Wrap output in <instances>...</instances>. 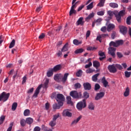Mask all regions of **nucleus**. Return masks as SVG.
Returning a JSON list of instances; mask_svg holds the SVG:
<instances>
[{
    "mask_svg": "<svg viewBox=\"0 0 131 131\" xmlns=\"http://www.w3.org/2000/svg\"><path fill=\"white\" fill-rule=\"evenodd\" d=\"M68 75H69V73H65L63 77V75L61 74H57L54 75V79L57 82H60L61 80L62 82L65 83L66 82V80H67Z\"/></svg>",
    "mask_w": 131,
    "mask_h": 131,
    "instance_id": "obj_1",
    "label": "nucleus"
},
{
    "mask_svg": "<svg viewBox=\"0 0 131 131\" xmlns=\"http://www.w3.org/2000/svg\"><path fill=\"white\" fill-rule=\"evenodd\" d=\"M114 15L118 23H120L122 21V17L125 15V10H121L118 13H114Z\"/></svg>",
    "mask_w": 131,
    "mask_h": 131,
    "instance_id": "obj_2",
    "label": "nucleus"
},
{
    "mask_svg": "<svg viewBox=\"0 0 131 131\" xmlns=\"http://www.w3.org/2000/svg\"><path fill=\"white\" fill-rule=\"evenodd\" d=\"M86 107V100L84 99L81 101H79L76 104V108L79 111H81Z\"/></svg>",
    "mask_w": 131,
    "mask_h": 131,
    "instance_id": "obj_3",
    "label": "nucleus"
},
{
    "mask_svg": "<svg viewBox=\"0 0 131 131\" xmlns=\"http://www.w3.org/2000/svg\"><path fill=\"white\" fill-rule=\"evenodd\" d=\"M56 100L58 102V105H60V106H63L64 104V101H65V97H64V95L61 94H58L56 95Z\"/></svg>",
    "mask_w": 131,
    "mask_h": 131,
    "instance_id": "obj_4",
    "label": "nucleus"
},
{
    "mask_svg": "<svg viewBox=\"0 0 131 131\" xmlns=\"http://www.w3.org/2000/svg\"><path fill=\"white\" fill-rule=\"evenodd\" d=\"M9 98H10V93H7L5 92H3L0 95V102L1 101H2L3 102H7L9 99Z\"/></svg>",
    "mask_w": 131,
    "mask_h": 131,
    "instance_id": "obj_5",
    "label": "nucleus"
},
{
    "mask_svg": "<svg viewBox=\"0 0 131 131\" xmlns=\"http://www.w3.org/2000/svg\"><path fill=\"white\" fill-rule=\"evenodd\" d=\"M70 96L72 97L73 99H80L82 95L81 93H78L76 91H72L70 93Z\"/></svg>",
    "mask_w": 131,
    "mask_h": 131,
    "instance_id": "obj_6",
    "label": "nucleus"
},
{
    "mask_svg": "<svg viewBox=\"0 0 131 131\" xmlns=\"http://www.w3.org/2000/svg\"><path fill=\"white\" fill-rule=\"evenodd\" d=\"M107 69L110 73H116L117 72V69L115 64H113L109 65L107 67Z\"/></svg>",
    "mask_w": 131,
    "mask_h": 131,
    "instance_id": "obj_7",
    "label": "nucleus"
},
{
    "mask_svg": "<svg viewBox=\"0 0 131 131\" xmlns=\"http://www.w3.org/2000/svg\"><path fill=\"white\" fill-rule=\"evenodd\" d=\"M118 27L120 29V33L123 35H126V33H127V27L122 25H119Z\"/></svg>",
    "mask_w": 131,
    "mask_h": 131,
    "instance_id": "obj_8",
    "label": "nucleus"
},
{
    "mask_svg": "<svg viewBox=\"0 0 131 131\" xmlns=\"http://www.w3.org/2000/svg\"><path fill=\"white\" fill-rule=\"evenodd\" d=\"M62 116L64 117H72V113L70 112L69 110H63L62 113Z\"/></svg>",
    "mask_w": 131,
    "mask_h": 131,
    "instance_id": "obj_9",
    "label": "nucleus"
},
{
    "mask_svg": "<svg viewBox=\"0 0 131 131\" xmlns=\"http://www.w3.org/2000/svg\"><path fill=\"white\" fill-rule=\"evenodd\" d=\"M105 96V93L104 92H100L98 93H97L95 97V100L96 101H98V100H101V99H103V97Z\"/></svg>",
    "mask_w": 131,
    "mask_h": 131,
    "instance_id": "obj_10",
    "label": "nucleus"
},
{
    "mask_svg": "<svg viewBox=\"0 0 131 131\" xmlns=\"http://www.w3.org/2000/svg\"><path fill=\"white\" fill-rule=\"evenodd\" d=\"M115 51H116V48L114 47H110L108 48V54L111 55L113 58H115Z\"/></svg>",
    "mask_w": 131,
    "mask_h": 131,
    "instance_id": "obj_11",
    "label": "nucleus"
},
{
    "mask_svg": "<svg viewBox=\"0 0 131 131\" xmlns=\"http://www.w3.org/2000/svg\"><path fill=\"white\" fill-rule=\"evenodd\" d=\"M83 86L85 91H91L92 90V85L89 82L84 83Z\"/></svg>",
    "mask_w": 131,
    "mask_h": 131,
    "instance_id": "obj_12",
    "label": "nucleus"
},
{
    "mask_svg": "<svg viewBox=\"0 0 131 131\" xmlns=\"http://www.w3.org/2000/svg\"><path fill=\"white\" fill-rule=\"evenodd\" d=\"M77 3L78 2H76L74 5L72 6L70 11V16H71L73 14H76V10H74V8H76V4H77Z\"/></svg>",
    "mask_w": 131,
    "mask_h": 131,
    "instance_id": "obj_13",
    "label": "nucleus"
},
{
    "mask_svg": "<svg viewBox=\"0 0 131 131\" xmlns=\"http://www.w3.org/2000/svg\"><path fill=\"white\" fill-rule=\"evenodd\" d=\"M115 29V25L113 24H109L107 26V31L108 32H110V31H112V30Z\"/></svg>",
    "mask_w": 131,
    "mask_h": 131,
    "instance_id": "obj_14",
    "label": "nucleus"
},
{
    "mask_svg": "<svg viewBox=\"0 0 131 131\" xmlns=\"http://www.w3.org/2000/svg\"><path fill=\"white\" fill-rule=\"evenodd\" d=\"M40 89H41V85H39L36 88L33 97H35V98H36V97H37V96L38 95V94H39V91L40 90Z\"/></svg>",
    "mask_w": 131,
    "mask_h": 131,
    "instance_id": "obj_15",
    "label": "nucleus"
},
{
    "mask_svg": "<svg viewBox=\"0 0 131 131\" xmlns=\"http://www.w3.org/2000/svg\"><path fill=\"white\" fill-rule=\"evenodd\" d=\"M62 68V66L61 64H57L55 66L53 69H51L54 72H57V71H59V70H61Z\"/></svg>",
    "mask_w": 131,
    "mask_h": 131,
    "instance_id": "obj_16",
    "label": "nucleus"
},
{
    "mask_svg": "<svg viewBox=\"0 0 131 131\" xmlns=\"http://www.w3.org/2000/svg\"><path fill=\"white\" fill-rule=\"evenodd\" d=\"M83 24H84V21H83V17H81L77 21V26H78L79 25L82 26Z\"/></svg>",
    "mask_w": 131,
    "mask_h": 131,
    "instance_id": "obj_17",
    "label": "nucleus"
},
{
    "mask_svg": "<svg viewBox=\"0 0 131 131\" xmlns=\"http://www.w3.org/2000/svg\"><path fill=\"white\" fill-rule=\"evenodd\" d=\"M82 118V116H79L76 119H75L72 122V125H75L79 120H80Z\"/></svg>",
    "mask_w": 131,
    "mask_h": 131,
    "instance_id": "obj_18",
    "label": "nucleus"
},
{
    "mask_svg": "<svg viewBox=\"0 0 131 131\" xmlns=\"http://www.w3.org/2000/svg\"><path fill=\"white\" fill-rule=\"evenodd\" d=\"M101 82H102L104 88H107V86H108V81L106 80V78L105 77H102Z\"/></svg>",
    "mask_w": 131,
    "mask_h": 131,
    "instance_id": "obj_19",
    "label": "nucleus"
},
{
    "mask_svg": "<svg viewBox=\"0 0 131 131\" xmlns=\"http://www.w3.org/2000/svg\"><path fill=\"white\" fill-rule=\"evenodd\" d=\"M88 109H89V110H91V111L95 110V105L93 103V102H91L89 104Z\"/></svg>",
    "mask_w": 131,
    "mask_h": 131,
    "instance_id": "obj_20",
    "label": "nucleus"
},
{
    "mask_svg": "<svg viewBox=\"0 0 131 131\" xmlns=\"http://www.w3.org/2000/svg\"><path fill=\"white\" fill-rule=\"evenodd\" d=\"M26 122L28 124H31L33 122V119H32V118L31 117L27 118L26 120Z\"/></svg>",
    "mask_w": 131,
    "mask_h": 131,
    "instance_id": "obj_21",
    "label": "nucleus"
},
{
    "mask_svg": "<svg viewBox=\"0 0 131 131\" xmlns=\"http://www.w3.org/2000/svg\"><path fill=\"white\" fill-rule=\"evenodd\" d=\"M116 43L117 48L118 47H119V46H122V45H123V43H124V41H123V40H118L116 41Z\"/></svg>",
    "mask_w": 131,
    "mask_h": 131,
    "instance_id": "obj_22",
    "label": "nucleus"
},
{
    "mask_svg": "<svg viewBox=\"0 0 131 131\" xmlns=\"http://www.w3.org/2000/svg\"><path fill=\"white\" fill-rule=\"evenodd\" d=\"M95 16V14L94 12H92L90 13L87 17L85 18V20L86 21H89V20H91L92 18H94V16Z\"/></svg>",
    "mask_w": 131,
    "mask_h": 131,
    "instance_id": "obj_23",
    "label": "nucleus"
},
{
    "mask_svg": "<svg viewBox=\"0 0 131 131\" xmlns=\"http://www.w3.org/2000/svg\"><path fill=\"white\" fill-rule=\"evenodd\" d=\"M100 66V64L99 61H93V66H94V67L96 68V69H98V68H99Z\"/></svg>",
    "mask_w": 131,
    "mask_h": 131,
    "instance_id": "obj_24",
    "label": "nucleus"
},
{
    "mask_svg": "<svg viewBox=\"0 0 131 131\" xmlns=\"http://www.w3.org/2000/svg\"><path fill=\"white\" fill-rule=\"evenodd\" d=\"M110 7L111 8H113V9H115V8H118V4L115 3H111L109 4Z\"/></svg>",
    "mask_w": 131,
    "mask_h": 131,
    "instance_id": "obj_25",
    "label": "nucleus"
},
{
    "mask_svg": "<svg viewBox=\"0 0 131 131\" xmlns=\"http://www.w3.org/2000/svg\"><path fill=\"white\" fill-rule=\"evenodd\" d=\"M73 42V44L75 45V46H78V45H81V43H82V41H79L76 39H74Z\"/></svg>",
    "mask_w": 131,
    "mask_h": 131,
    "instance_id": "obj_26",
    "label": "nucleus"
},
{
    "mask_svg": "<svg viewBox=\"0 0 131 131\" xmlns=\"http://www.w3.org/2000/svg\"><path fill=\"white\" fill-rule=\"evenodd\" d=\"M99 75H100V73H97V74L93 75L92 76L93 81H94L95 82H96L97 81V80H98V76H99Z\"/></svg>",
    "mask_w": 131,
    "mask_h": 131,
    "instance_id": "obj_27",
    "label": "nucleus"
},
{
    "mask_svg": "<svg viewBox=\"0 0 131 131\" xmlns=\"http://www.w3.org/2000/svg\"><path fill=\"white\" fill-rule=\"evenodd\" d=\"M129 96V88L127 87L126 88L125 91L124 93V97H128Z\"/></svg>",
    "mask_w": 131,
    "mask_h": 131,
    "instance_id": "obj_28",
    "label": "nucleus"
},
{
    "mask_svg": "<svg viewBox=\"0 0 131 131\" xmlns=\"http://www.w3.org/2000/svg\"><path fill=\"white\" fill-rule=\"evenodd\" d=\"M68 51V43H67L61 49V52H67Z\"/></svg>",
    "mask_w": 131,
    "mask_h": 131,
    "instance_id": "obj_29",
    "label": "nucleus"
},
{
    "mask_svg": "<svg viewBox=\"0 0 131 131\" xmlns=\"http://www.w3.org/2000/svg\"><path fill=\"white\" fill-rule=\"evenodd\" d=\"M56 124H57V122L56 121H54V120H51L49 122V125L51 127H54V126H55L56 125Z\"/></svg>",
    "mask_w": 131,
    "mask_h": 131,
    "instance_id": "obj_30",
    "label": "nucleus"
},
{
    "mask_svg": "<svg viewBox=\"0 0 131 131\" xmlns=\"http://www.w3.org/2000/svg\"><path fill=\"white\" fill-rule=\"evenodd\" d=\"M61 107H62V105H59L57 103H55L53 105V108L54 110L60 109V108H61Z\"/></svg>",
    "mask_w": 131,
    "mask_h": 131,
    "instance_id": "obj_31",
    "label": "nucleus"
},
{
    "mask_svg": "<svg viewBox=\"0 0 131 131\" xmlns=\"http://www.w3.org/2000/svg\"><path fill=\"white\" fill-rule=\"evenodd\" d=\"M24 116H29L30 115V111L28 109L25 110L24 112Z\"/></svg>",
    "mask_w": 131,
    "mask_h": 131,
    "instance_id": "obj_32",
    "label": "nucleus"
},
{
    "mask_svg": "<svg viewBox=\"0 0 131 131\" xmlns=\"http://www.w3.org/2000/svg\"><path fill=\"white\" fill-rule=\"evenodd\" d=\"M54 72L53 70L50 69L48 72H47V76L48 77H51V76H53V74H54Z\"/></svg>",
    "mask_w": 131,
    "mask_h": 131,
    "instance_id": "obj_33",
    "label": "nucleus"
},
{
    "mask_svg": "<svg viewBox=\"0 0 131 131\" xmlns=\"http://www.w3.org/2000/svg\"><path fill=\"white\" fill-rule=\"evenodd\" d=\"M105 4V0H100V2L97 5L98 7H104V4Z\"/></svg>",
    "mask_w": 131,
    "mask_h": 131,
    "instance_id": "obj_34",
    "label": "nucleus"
},
{
    "mask_svg": "<svg viewBox=\"0 0 131 131\" xmlns=\"http://www.w3.org/2000/svg\"><path fill=\"white\" fill-rule=\"evenodd\" d=\"M20 125L23 127L26 125V120H25V119H23L20 120Z\"/></svg>",
    "mask_w": 131,
    "mask_h": 131,
    "instance_id": "obj_35",
    "label": "nucleus"
},
{
    "mask_svg": "<svg viewBox=\"0 0 131 131\" xmlns=\"http://www.w3.org/2000/svg\"><path fill=\"white\" fill-rule=\"evenodd\" d=\"M83 52V49L82 48H80L75 51V54H81Z\"/></svg>",
    "mask_w": 131,
    "mask_h": 131,
    "instance_id": "obj_36",
    "label": "nucleus"
},
{
    "mask_svg": "<svg viewBox=\"0 0 131 131\" xmlns=\"http://www.w3.org/2000/svg\"><path fill=\"white\" fill-rule=\"evenodd\" d=\"M6 119V116L3 115L0 117V125L1 124H3L4 123V121H5V120Z\"/></svg>",
    "mask_w": 131,
    "mask_h": 131,
    "instance_id": "obj_37",
    "label": "nucleus"
},
{
    "mask_svg": "<svg viewBox=\"0 0 131 131\" xmlns=\"http://www.w3.org/2000/svg\"><path fill=\"white\" fill-rule=\"evenodd\" d=\"M81 88V84L79 83H76L74 84L75 90H77L78 89H80Z\"/></svg>",
    "mask_w": 131,
    "mask_h": 131,
    "instance_id": "obj_38",
    "label": "nucleus"
},
{
    "mask_svg": "<svg viewBox=\"0 0 131 131\" xmlns=\"http://www.w3.org/2000/svg\"><path fill=\"white\" fill-rule=\"evenodd\" d=\"M14 47H15V39H13L11 41L9 48V49H12V48H14Z\"/></svg>",
    "mask_w": 131,
    "mask_h": 131,
    "instance_id": "obj_39",
    "label": "nucleus"
},
{
    "mask_svg": "<svg viewBox=\"0 0 131 131\" xmlns=\"http://www.w3.org/2000/svg\"><path fill=\"white\" fill-rule=\"evenodd\" d=\"M17 106H18V104L17 103V102H14L13 103L12 106V109L13 111H15V110L17 109Z\"/></svg>",
    "mask_w": 131,
    "mask_h": 131,
    "instance_id": "obj_40",
    "label": "nucleus"
},
{
    "mask_svg": "<svg viewBox=\"0 0 131 131\" xmlns=\"http://www.w3.org/2000/svg\"><path fill=\"white\" fill-rule=\"evenodd\" d=\"M76 75L77 77H80V76L82 75V71L81 70H79L77 72Z\"/></svg>",
    "mask_w": 131,
    "mask_h": 131,
    "instance_id": "obj_41",
    "label": "nucleus"
},
{
    "mask_svg": "<svg viewBox=\"0 0 131 131\" xmlns=\"http://www.w3.org/2000/svg\"><path fill=\"white\" fill-rule=\"evenodd\" d=\"M87 10H91L94 8V2H92L86 7Z\"/></svg>",
    "mask_w": 131,
    "mask_h": 131,
    "instance_id": "obj_42",
    "label": "nucleus"
},
{
    "mask_svg": "<svg viewBox=\"0 0 131 131\" xmlns=\"http://www.w3.org/2000/svg\"><path fill=\"white\" fill-rule=\"evenodd\" d=\"M124 74H125V77H126L127 78H128L130 77L131 72L125 71Z\"/></svg>",
    "mask_w": 131,
    "mask_h": 131,
    "instance_id": "obj_43",
    "label": "nucleus"
},
{
    "mask_svg": "<svg viewBox=\"0 0 131 131\" xmlns=\"http://www.w3.org/2000/svg\"><path fill=\"white\" fill-rule=\"evenodd\" d=\"M59 117H60V114L58 113L56 115H54L53 116V118L52 120H54V121H56L57 120V119H58V118H59Z\"/></svg>",
    "mask_w": 131,
    "mask_h": 131,
    "instance_id": "obj_44",
    "label": "nucleus"
},
{
    "mask_svg": "<svg viewBox=\"0 0 131 131\" xmlns=\"http://www.w3.org/2000/svg\"><path fill=\"white\" fill-rule=\"evenodd\" d=\"M67 104H68L69 105L70 104H72V101H71V97L70 96L67 97Z\"/></svg>",
    "mask_w": 131,
    "mask_h": 131,
    "instance_id": "obj_45",
    "label": "nucleus"
},
{
    "mask_svg": "<svg viewBox=\"0 0 131 131\" xmlns=\"http://www.w3.org/2000/svg\"><path fill=\"white\" fill-rule=\"evenodd\" d=\"M49 79H47L43 84V87L45 89H48V85H49Z\"/></svg>",
    "mask_w": 131,
    "mask_h": 131,
    "instance_id": "obj_46",
    "label": "nucleus"
},
{
    "mask_svg": "<svg viewBox=\"0 0 131 131\" xmlns=\"http://www.w3.org/2000/svg\"><path fill=\"white\" fill-rule=\"evenodd\" d=\"M101 88V86H100V84L99 83H96L95 85L94 90L95 91H98V90H100Z\"/></svg>",
    "mask_w": 131,
    "mask_h": 131,
    "instance_id": "obj_47",
    "label": "nucleus"
},
{
    "mask_svg": "<svg viewBox=\"0 0 131 131\" xmlns=\"http://www.w3.org/2000/svg\"><path fill=\"white\" fill-rule=\"evenodd\" d=\"M83 97L85 99H89L90 98V94L86 92L83 93Z\"/></svg>",
    "mask_w": 131,
    "mask_h": 131,
    "instance_id": "obj_48",
    "label": "nucleus"
},
{
    "mask_svg": "<svg viewBox=\"0 0 131 131\" xmlns=\"http://www.w3.org/2000/svg\"><path fill=\"white\" fill-rule=\"evenodd\" d=\"M110 47H115V48H117V45H116V41L114 42L113 41H111L110 43Z\"/></svg>",
    "mask_w": 131,
    "mask_h": 131,
    "instance_id": "obj_49",
    "label": "nucleus"
},
{
    "mask_svg": "<svg viewBox=\"0 0 131 131\" xmlns=\"http://www.w3.org/2000/svg\"><path fill=\"white\" fill-rule=\"evenodd\" d=\"M116 36V32L115 31H113L111 34V38L114 39Z\"/></svg>",
    "mask_w": 131,
    "mask_h": 131,
    "instance_id": "obj_50",
    "label": "nucleus"
},
{
    "mask_svg": "<svg viewBox=\"0 0 131 131\" xmlns=\"http://www.w3.org/2000/svg\"><path fill=\"white\" fill-rule=\"evenodd\" d=\"M56 55H57L58 58H61V57L63 56V54H62V51H58V52L56 53Z\"/></svg>",
    "mask_w": 131,
    "mask_h": 131,
    "instance_id": "obj_51",
    "label": "nucleus"
},
{
    "mask_svg": "<svg viewBox=\"0 0 131 131\" xmlns=\"http://www.w3.org/2000/svg\"><path fill=\"white\" fill-rule=\"evenodd\" d=\"M130 19H131V16H128L126 18V24L127 25H130L131 23H130Z\"/></svg>",
    "mask_w": 131,
    "mask_h": 131,
    "instance_id": "obj_52",
    "label": "nucleus"
},
{
    "mask_svg": "<svg viewBox=\"0 0 131 131\" xmlns=\"http://www.w3.org/2000/svg\"><path fill=\"white\" fill-rule=\"evenodd\" d=\"M86 50L87 51H95V50H97V48L96 47L90 46L87 48Z\"/></svg>",
    "mask_w": 131,
    "mask_h": 131,
    "instance_id": "obj_53",
    "label": "nucleus"
},
{
    "mask_svg": "<svg viewBox=\"0 0 131 131\" xmlns=\"http://www.w3.org/2000/svg\"><path fill=\"white\" fill-rule=\"evenodd\" d=\"M95 72V70H93L91 68H89L88 70H86V73L87 74H90V73H93V72Z\"/></svg>",
    "mask_w": 131,
    "mask_h": 131,
    "instance_id": "obj_54",
    "label": "nucleus"
},
{
    "mask_svg": "<svg viewBox=\"0 0 131 131\" xmlns=\"http://www.w3.org/2000/svg\"><path fill=\"white\" fill-rule=\"evenodd\" d=\"M98 55L100 56V57H105V56H106V55H105V53L101 51H99Z\"/></svg>",
    "mask_w": 131,
    "mask_h": 131,
    "instance_id": "obj_55",
    "label": "nucleus"
},
{
    "mask_svg": "<svg viewBox=\"0 0 131 131\" xmlns=\"http://www.w3.org/2000/svg\"><path fill=\"white\" fill-rule=\"evenodd\" d=\"M13 125H14V123L12 122L10 124L9 127L7 129V131H11L12 128H13Z\"/></svg>",
    "mask_w": 131,
    "mask_h": 131,
    "instance_id": "obj_56",
    "label": "nucleus"
},
{
    "mask_svg": "<svg viewBox=\"0 0 131 131\" xmlns=\"http://www.w3.org/2000/svg\"><path fill=\"white\" fill-rule=\"evenodd\" d=\"M115 65H116V68L117 69L118 68V69H119V70H122V69H123L121 65L118 64H116Z\"/></svg>",
    "mask_w": 131,
    "mask_h": 131,
    "instance_id": "obj_57",
    "label": "nucleus"
},
{
    "mask_svg": "<svg viewBox=\"0 0 131 131\" xmlns=\"http://www.w3.org/2000/svg\"><path fill=\"white\" fill-rule=\"evenodd\" d=\"M104 14H105V12H104V11H101L97 13V14L98 16H104Z\"/></svg>",
    "mask_w": 131,
    "mask_h": 131,
    "instance_id": "obj_58",
    "label": "nucleus"
},
{
    "mask_svg": "<svg viewBox=\"0 0 131 131\" xmlns=\"http://www.w3.org/2000/svg\"><path fill=\"white\" fill-rule=\"evenodd\" d=\"M100 30L102 31V32L105 33L106 31H107V28L106 26H103L101 28Z\"/></svg>",
    "mask_w": 131,
    "mask_h": 131,
    "instance_id": "obj_59",
    "label": "nucleus"
},
{
    "mask_svg": "<svg viewBox=\"0 0 131 131\" xmlns=\"http://www.w3.org/2000/svg\"><path fill=\"white\" fill-rule=\"evenodd\" d=\"M92 65H93V63H92V62L90 61L89 62V64H86L85 66V68L86 69L90 68V67H91Z\"/></svg>",
    "mask_w": 131,
    "mask_h": 131,
    "instance_id": "obj_60",
    "label": "nucleus"
},
{
    "mask_svg": "<svg viewBox=\"0 0 131 131\" xmlns=\"http://www.w3.org/2000/svg\"><path fill=\"white\" fill-rule=\"evenodd\" d=\"M117 55L118 56V58H122L123 57V55L121 52H117Z\"/></svg>",
    "mask_w": 131,
    "mask_h": 131,
    "instance_id": "obj_61",
    "label": "nucleus"
},
{
    "mask_svg": "<svg viewBox=\"0 0 131 131\" xmlns=\"http://www.w3.org/2000/svg\"><path fill=\"white\" fill-rule=\"evenodd\" d=\"M42 128L45 131H48L50 128L48 127L47 126H45V125H42Z\"/></svg>",
    "mask_w": 131,
    "mask_h": 131,
    "instance_id": "obj_62",
    "label": "nucleus"
},
{
    "mask_svg": "<svg viewBox=\"0 0 131 131\" xmlns=\"http://www.w3.org/2000/svg\"><path fill=\"white\" fill-rule=\"evenodd\" d=\"M113 12L110 10L107 12V14L111 17H113Z\"/></svg>",
    "mask_w": 131,
    "mask_h": 131,
    "instance_id": "obj_63",
    "label": "nucleus"
},
{
    "mask_svg": "<svg viewBox=\"0 0 131 131\" xmlns=\"http://www.w3.org/2000/svg\"><path fill=\"white\" fill-rule=\"evenodd\" d=\"M34 131H40V127L36 126L34 128Z\"/></svg>",
    "mask_w": 131,
    "mask_h": 131,
    "instance_id": "obj_64",
    "label": "nucleus"
}]
</instances>
